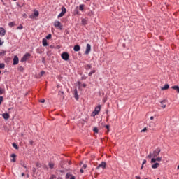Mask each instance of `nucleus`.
Returning a JSON list of instances; mask_svg holds the SVG:
<instances>
[{
  "label": "nucleus",
  "instance_id": "obj_1",
  "mask_svg": "<svg viewBox=\"0 0 179 179\" xmlns=\"http://www.w3.org/2000/svg\"><path fill=\"white\" fill-rule=\"evenodd\" d=\"M101 108V105H99L98 106H96L94 109V110L92 112V117H95V115H98L99 113L100 112Z\"/></svg>",
  "mask_w": 179,
  "mask_h": 179
},
{
  "label": "nucleus",
  "instance_id": "obj_2",
  "mask_svg": "<svg viewBox=\"0 0 179 179\" xmlns=\"http://www.w3.org/2000/svg\"><path fill=\"white\" fill-rule=\"evenodd\" d=\"M61 57H62V58L64 60H65V61H67V60H69V54H68L67 52H63V53L61 55Z\"/></svg>",
  "mask_w": 179,
  "mask_h": 179
},
{
  "label": "nucleus",
  "instance_id": "obj_3",
  "mask_svg": "<svg viewBox=\"0 0 179 179\" xmlns=\"http://www.w3.org/2000/svg\"><path fill=\"white\" fill-rule=\"evenodd\" d=\"M160 152L161 150L157 149V150H155L152 154V157H153V159L159 156V155L160 154Z\"/></svg>",
  "mask_w": 179,
  "mask_h": 179
},
{
  "label": "nucleus",
  "instance_id": "obj_4",
  "mask_svg": "<svg viewBox=\"0 0 179 179\" xmlns=\"http://www.w3.org/2000/svg\"><path fill=\"white\" fill-rule=\"evenodd\" d=\"M61 9H62V12L57 16L58 18L63 17L64 15V14L66 13V9L64 7H62Z\"/></svg>",
  "mask_w": 179,
  "mask_h": 179
},
{
  "label": "nucleus",
  "instance_id": "obj_5",
  "mask_svg": "<svg viewBox=\"0 0 179 179\" xmlns=\"http://www.w3.org/2000/svg\"><path fill=\"white\" fill-rule=\"evenodd\" d=\"M106 166V163L105 162H102L97 167L96 169L99 170L100 168L105 169Z\"/></svg>",
  "mask_w": 179,
  "mask_h": 179
},
{
  "label": "nucleus",
  "instance_id": "obj_6",
  "mask_svg": "<svg viewBox=\"0 0 179 179\" xmlns=\"http://www.w3.org/2000/svg\"><path fill=\"white\" fill-rule=\"evenodd\" d=\"M38 15H39L38 11V10H34V14H31L29 16V18L34 19L35 17H38Z\"/></svg>",
  "mask_w": 179,
  "mask_h": 179
},
{
  "label": "nucleus",
  "instance_id": "obj_7",
  "mask_svg": "<svg viewBox=\"0 0 179 179\" xmlns=\"http://www.w3.org/2000/svg\"><path fill=\"white\" fill-rule=\"evenodd\" d=\"M30 53H26L23 57L21 59V62H25L27 59H29V57H30Z\"/></svg>",
  "mask_w": 179,
  "mask_h": 179
},
{
  "label": "nucleus",
  "instance_id": "obj_8",
  "mask_svg": "<svg viewBox=\"0 0 179 179\" xmlns=\"http://www.w3.org/2000/svg\"><path fill=\"white\" fill-rule=\"evenodd\" d=\"M54 26H55V27L59 28L60 29H62V25L61 24V23H60L59 21H55V22H54Z\"/></svg>",
  "mask_w": 179,
  "mask_h": 179
},
{
  "label": "nucleus",
  "instance_id": "obj_9",
  "mask_svg": "<svg viewBox=\"0 0 179 179\" xmlns=\"http://www.w3.org/2000/svg\"><path fill=\"white\" fill-rule=\"evenodd\" d=\"M161 161H162V157H157L156 159L152 158L151 159V163L153 164V163H155L156 162H160Z\"/></svg>",
  "mask_w": 179,
  "mask_h": 179
},
{
  "label": "nucleus",
  "instance_id": "obj_10",
  "mask_svg": "<svg viewBox=\"0 0 179 179\" xmlns=\"http://www.w3.org/2000/svg\"><path fill=\"white\" fill-rule=\"evenodd\" d=\"M90 51H91V45H90V44H87V47H86V51H85V54L86 55H88L90 52Z\"/></svg>",
  "mask_w": 179,
  "mask_h": 179
},
{
  "label": "nucleus",
  "instance_id": "obj_11",
  "mask_svg": "<svg viewBox=\"0 0 179 179\" xmlns=\"http://www.w3.org/2000/svg\"><path fill=\"white\" fill-rule=\"evenodd\" d=\"M19 64V57H17V56H15L14 58H13V65H16Z\"/></svg>",
  "mask_w": 179,
  "mask_h": 179
},
{
  "label": "nucleus",
  "instance_id": "obj_12",
  "mask_svg": "<svg viewBox=\"0 0 179 179\" xmlns=\"http://www.w3.org/2000/svg\"><path fill=\"white\" fill-rule=\"evenodd\" d=\"M66 179H76V177L71 173H67L66 175Z\"/></svg>",
  "mask_w": 179,
  "mask_h": 179
},
{
  "label": "nucleus",
  "instance_id": "obj_13",
  "mask_svg": "<svg viewBox=\"0 0 179 179\" xmlns=\"http://www.w3.org/2000/svg\"><path fill=\"white\" fill-rule=\"evenodd\" d=\"M6 34V30L2 27H0V34L3 36Z\"/></svg>",
  "mask_w": 179,
  "mask_h": 179
},
{
  "label": "nucleus",
  "instance_id": "obj_14",
  "mask_svg": "<svg viewBox=\"0 0 179 179\" xmlns=\"http://www.w3.org/2000/svg\"><path fill=\"white\" fill-rule=\"evenodd\" d=\"M2 117H3V118L4 120H9L10 115H9L8 113H3V114L2 115Z\"/></svg>",
  "mask_w": 179,
  "mask_h": 179
},
{
  "label": "nucleus",
  "instance_id": "obj_15",
  "mask_svg": "<svg viewBox=\"0 0 179 179\" xmlns=\"http://www.w3.org/2000/svg\"><path fill=\"white\" fill-rule=\"evenodd\" d=\"M166 101H167L166 100H164V101L160 102L161 104H162V108H166Z\"/></svg>",
  "mask_w": 179,
  "mask_h": 179
},
{
  "label": "nucleus",
  "instance_id": "obj_16",
  "mask_svg": "<svg viewBox=\"0 0 179 179\" xmlns=\"http://www.w3.org/2000/svg\"><path fill=\"white\" fill-rule=\"evenodd\" d=\"M11 157L13 158L11 159V162H13V163L16 162V155L15 154H12Z\"/></svg>",
  "mask_w": 179,
  "mask_h": 179
},
{
  "label": "nucleus",
  "instance_id": "obj_17",
  "mask_svg": "<svg viewBox=\"0 0 179 179\" xmlns=\"http://www.w3.org/2000/svg\"><path fill=\"white\" fill-rule=\"evenodd\" d=\"M171 88H172L173 90H176V91H177V93L179 94V86H178V85L172 86Z\"/></svg>",
  "mask_w": 179,
  "mask_h": 179
},
{
  "label": "nucleus",
  "instance_id": "obj_18",
  "mask_svg": "<svg viewBox=\"0 0 179 179\" xmlns=\"http://www.w3.org/2000/svg\"><path fill=\"white\" fill-rule=\"evenodd\" d=\"M73 50L76 52H78L80 50V45H75L74 48H73Z\"/></svg>",
  "mask_w": 179,
  "mask_h": 179
},
{
  "label": "nucleus",
  "instance_id": "obj_19",
  "mask_svg": "<svg viewBox=\"0 0 179 179\" xmlns=\"http://www.w3.org/2000/svg\"><path fill=\"white\" fill-rule=\"evenodd\" d=\"M159 163L157 162V163H155V164L152 165V168L153 169H157L159 167Z\"/></svg>",
  "mask_w": 179,
  "mask_h": 179
},
{
  "label": "nucleus",
  "instance_id": "obj_20",
  "mask_svg": "<svg viewBox=\"0 0 179 179\" xmlns=\"http://www.w3.org/2000/svg\"><path fill=\"white\" fill-rule=\"evenodd\" d=\"M169 85L168 84H166L164 87H162V90H167L169 89Z\"/></svg>",
  "mask_w": 179,
  "mask_h": 179
},
{
  "label": "nucleus",
  "instance_id": "obj_21",
  "mask_svg": "<svg viewBox=\"0 0 179 179\" xmlns=\"http://www.w3.org/2000/svg\"><path fill=\"white\" fill-rule=\"evenodd\" d=\"M42 43L43 46H47L48 45L47 43V40L45 38L43 39Z\"/></svg>",
  "mask_w": 179,
  "mask_h": 179
},
{
  "label": "nucleus",
  "instance_id": "obj_22",
  "mask_svg": "<svg viewBox=\"0 0 179 179\" xmlns=\"http://www.w3.org/2000/svg\"><path fill=\"white\" fill-rule=\"evenodd\" d=\"M75 99L76 100H78V91L77 90H74Z\"/></svg>",
  "mask_w": 179,
  "mask_h": 179
},
{
  "label": "nucleus",
  "instance_id": "obj_23",
  "mask_svg": "<svg viewBox=\"0 0 179 179\" xmlns=\"http://www.w3.org/2000/svg\"><path fill=\"white\" fill-rule=\"evenodd\" d=\"M84 8H85V5H84V4H80V5L79 6V10H80V11H83V10H84Z\"/></svg>",
  "mask_w": 179,
  "mask_h": 179
},
{
  "label": "nucleus",
  "instance_id": "obj_24",
  "mask_svg": "<svg viewBox=\"0 0 179 179\" xmlns=\"http://www.w3.org/2000/svg\"><path fill=\"white\" fill-rule=\"evenodd\" d=\"M20 164L22 167H24V169H27V166H26V164L24 163V162L21 161Z\"/></svg>",
  "mask_w": 179,
  "mask_h": 179
},
{
  "label": "nucleus",
  "instance_id": "obj_25",
  "mask_svg": "<svg viewBox=\"0 0 179 179\" xmlns=\"http://www.w3.org/2000/svg\"><path fill=\"white\" fill-rule=\"evenodd\" d=\"M48 166H49L50 169H54V164L52 162H49Z\"/></svg>",
  "mask_w": 179,
  "mask_h": 179
},
{
  "label": "nucleus",
  "instance_id": "obj_26",
  "mask_svg": "<svg viewBox=\"0 0 179 179\" xmlns=\"http://www.w3.org/2000/svg\"><path fill=\"white\" fill-rule=\"evenodd\" d=\"M5 55H6V51L0 52V57H3Z\"/></svg>",
  "mask_w": 179,
  "mask_h": 179
},
{
  "label": "nucleus",
  "instance_id": "obj_27",
  "mask_svg": "<svg viewBox=\"0 0 179 179\" xmlns=\"http://www.w3.org/2000/svg\"><path fill=\"white\" fill-rule=\"evenodd\" d=\"M13 147L15 149V150H19V147L17 146V145L16 143H13Z\"/></svg>",
  "mask_w": 179,
  "mask_h": 179
},
{
  "label": "nucleus",
  "instance_id": "obj_28",
  "mask_svg": "<svg viewBox=\"0 0 179 179\" xmlns=\"http://www.w3.org/2000/svg\"><path fill=\"white\" fill-rule=\"evenodd\" d=\"M18 70L20 72H23V71H24V68H23V66H20L18 67Z\"/></svg>",
  "mask_w": 179,
  "mask_h": 179
},
{
  "label": "nucleus",
  "instance_id": "obj_29",
  "mask_svg": "<svg viewBox=\"0 0 179 179\" xmlns=\"http://www.w3.org/2000/svg\"><path fill=\"white\" fill-rule=\"evenodd\" d=\"M93 131H94L95 134H98V132H99L98 128L94 127V129H93Z\"/></svg>",
  "mask_w": 179,
  "mask_h": 179
},
{
  "label": "nucleus",
  "instance_id": "obj_30",
  "mask_svg": "<svg viewBox=\"0 0 179 179\" xmlns=\"http://www.w3.org/2000/svg\"><path fill=\"white\" fill-rule=\"evenodd\" d=\"M0 69H5V64L1 63L0 64Z\"/></svg>",
  "mask_w": 179,
  "mask_h": 179
},
{
  "label": "nucleus",
  "instance_id": "obj_31",
  "mask_svg": "<svg viewBox=\"0 0 179 179\" xmlns=\"http://www.w3.org/2000/svg\"><path fill=\"white\" fill-rule=\"evenodd\" d=\"M36 166L38 167V168H41V163L36 162Z\"/></svg>",
  "mask_w": 179,
  "mask_h": 179
},
{
  "label": "nucleus",
  "instance_id": "obj_32",
  "mask_svg": "<svg viewBox=\"0 0 179 179\" xmlns=\"http://www.w3.org/2000/svg\"><path fill=\"white\" fill-rule=\"evenodd\" d=\"M50 179H56V176L54 174H52L50 177Z\"/></svg>",
  "mask_w": 179,
  "mask_h": 179
},
{
  "label": "nucleus",
  "instance_id": "obj_33",
  "mask_svg": "<svg viewBox=\"0 0 179 179\" xmlns=\"http://www.w3.org/2000/svg\"><path fill=\"white\" fill-rule=\"evenodd\" d=\"M96 71L95 70H92L90 73H89V76H92V75H93V73H95Z\"/></svg>",
  "mask_w": 179,
  "mask_h": 179
},
{
  "label": "nucleus",
  "instance_id": "obj_34",
  "mask_svg": "<svg viewBox=\"0 0 179 179\" xmlns=\"http://www.w3.org/2000/svg\"><path fill=\"white\" fill-rule=\"evenodd\" d=\"M91 68H92V66L90 65V64H87V65L85 66L86 69H90Z\"/></svg>",
  "mask_w": 179,
  "mask_h": 179
},
{
  "label": "nucleus",
  "instance_id": "obj_35",
  "mask_svg": "<svg viewBox=\"0 0 179 179\" xmlns=\"http://www.w3.org/2000/svg\"><path fill=\"white\" fill-rule=\"evenodd\" d=\"M5 90L0 87V94H3Z\"/></svg>",
  "mask_w": 179,
  "mask_h": 179
},
{
  "label": "nucleus",
  "instance_id": "obj_36",
  "mask_svg": "<svg viewBox=\"0 0 179 179\" xmlns=\"http://www.w3.org/2000/svg\"><path fill=\"white\" fill-rule=\"evenodd\" d=\"M45 73V71H41L40 74H39V76L40 78H41V76H43V75Z\"/></svg>",
  "mask_w": 179,
  "mask_h": 179
},
{
  "label": "nucleus",
  "instance_id": "obj_37",
  "mask_svg": "<svg viewBox=\"0 0 179 179\" xmlns=\"http://www.w3.org/2000/svg\"><path fill=\"white\" fill-rule=\"evenodd\" d=\"M74 14L75 15H80V13H79V11L77 10V9H76L75 10H74Z\"/></svg>",
  "mask_w": 179,
  "mask_h": 179
},
{
  "label": "nucleus",
  "instance_id": "obj_38",
  "mask_svg": "<svg viewBox=\"0 0 179 179\" xmlns=\"http://www.w3.org/2000/svg\"><path fill=\"white\" fill-rule=\"evenodd\" d=\"M148 158H149V159L153 158V155H152V153H150V154L148 156Z\"/></svg>",
  "mask_w": 179,
  "mask_h": 179
},
{
  "label": "nucleus",
  "instance_id": "obj_39",
  "mask_svg": "<svg viewBox=\"0 0 179 179\" xmlns=\"http://www.w3.org/2000/svg\"><path fill=\"white\" fill-rule=\"evenodd\" d=\"M2 101H3V96H0V104L2 103Z\"/></svg>",
  "mask_w": 179,
  "mask_h": 179
},
{
  "label": "nucleus",
  "instance_id": "obj_40",
  "mask_svg": "<svg viewBox=\"0 0 179 179\" xmlns=\"http://www.w3.org/2000/svg\"><path fill=\"white\" fill-rule=\"evenodd\" d=\"M146 131H147V128L145 127L143 129H142V130L141 131V133H144V132H145Z\"/></svg>",
  "mask_w": 179,
  "mask_h": 179
},
{
  "label": "nucleus",
  "instance_id": "obj_41",
  "mask_svg": "<svg viewBox=\"0 0 179 179\" xmlns=\"http://www.w3.org/2000/svg\"><path fill=\"white\" fill-rule=\"evenodd\" d=\"M52 37V35L51 34H48L47 36H46V38L47 39H50Z\"/></svg>",
  "mask_w": 179,
  "mask_h": 179
},
{
  "label": "nucleus",
  "instance_id": "obj_42",
  "mask_svg": "<svg viewBox=\"0 0 179 179\" xmlns=\"http://www.w3.org/2000/svg\"><path fill=\"white\" fill-rule=\"evenodd\" d=\"M34 143V142L33 141V140H30V141H29V144H30L31 145H33Z\"/></svg>",
  "mask_w": 179,
  "mask_h": 179
},
{
  "label": "nucleus",
  "instance_id": "obj_43",
  "mask_svg": "<svg viewBox=\"0 0 179 179\" xmlns=\"http://www.w3.org/2000/svg\"><path fill=\"white\" fill-rule=\"evenodd\" d=\"M22 16H23V17H24V18H27V14H26V13H24V14L22 15Z\"/></svg>",
  "mask_w": 179,
  "mask_h": 179
},
{
  "label": "nucleus",
  "instance_id": "obj_44",
  "mask_svg": "<svg viewBox=\"0 0 179 179\" xmlns=\"http://www.w3.org/2000/svg\"><path fill=\"white\" fill-rule=\"evenodd\" d=\"M18 29H23V26L22 25H20L18 27H17Z\"/></svg>",
  "mask_w": 179,
  "mask_h": 179
},
{
  "label": "nucleus",
  "instance_id": "obj_45",
  "mask_svg": "<svg viewBox=\"0 0 179 179\" xmlns=\"http://www.w3.org/2000/svg\"><path fill=\"white\" fill-rule=\"evenodd\" d=\"M87 167V164H83V169H86Z\"/></svg>",
  "mask_w": 179,
  "mask_h": 179
},
{
  "label": "nucleus",
  "instance_id": "obj_46",
  "mask_svg": "<svg viewBox=\"0 0 179 179\" xmlns=\"http://www.w3.org/2000/svg\"><path fill=\"white\" fill-rule=\"evenodd\" d=\"M146 163H147L146 159H144L143 162V165L145 164Z\"/></svg>",
  "mask_w": 179,
  "mask_h": 179
},
{
  "label": "nucleus",
  "instance_id": "obj_47",
  "mask_svg": "<svg viewBox=\"0 0 179 179\" xmlns=\"http://www.w3.org/2000/svg\"><path fill=\"white\" fill-rule=\"evenodd\" d=\"M40 103H45V100L43 99H41L40 100Z\"/></svg>",
  "mask_w": 179,
  "mask_h": 179
},
{
  "label": "nucleus",
  "instance_id": "obj_48",
  "mask_svg": "<svg viewBox=\"0 0 179 179\" xmlns=\"http://www.w3.org/2000/svg\"><path fill=\"white\" fill-rule=\"evenodd\" d=\"M106 129H108L107 132L108 133L109 132V126L108 125H106Z\"/></svg>",
  "mask_w": 179,
  "mask_h": 179
},
{
  "label": "nucleus",
  "instance_id": "obj_49",
  "mask_svg": "<svg viewBox=\"0 0 179 179\" xmlns=\"http://www.w3.org/2000/svg\"><path fill=\"white\" fill-rule=\"evenodd\" d=\"M80 172L81 173H84V170H83V169H81L80 170Z\"/></svg>",
  "mask_w": 179,
  "mask_h": 179
},
{
  "label": "nucleus",
  "instance_id": "obj_50",
  "mask_svg": "<svg viewBox=\"0 0 179 179\" xmlns=\"http://www.w3.org/2000/svg\"><path fill=\"white\" fill-rule=\"evenodd\" d=\"M9 26H13V22L9 23Z\"/></svg>",
  "mask_w": 179,
  "mask_h": 179
},
{
  "label": "nucleus",
  "instance_id": "obj_51",
  "mask_svg": "<svg viewBox=\"0 0 179 179\" xmlns=\"http://www.w3.org/2000/svg\"><path fill=\"white\" fill-rule=\"evenodd\" d=\"M21 176H22V177H24V176H25L24 173H22Z\"/></svg>",
  "mask_w": 179,
  "mask_h": 179
},
{
  "label": "nucleus",
  "instance_id": "obj_52",
  "mask_svg": "<svg viewBox=\"0 0 179 179\" xmlns=\"http://www.w3.org/2000/svg\"><path fill=\"white\" fill-rule=\"evenodd\" d=\"M33 172L36 173V168H33Z\"/></svg>",
  "mask_w": 179,
  "mask_h": 179
},
{
  "label": "nucleus",
  "instance_id": "obj_53",
  "mask_svg": "<svg viewBox=\"0 0 179 179\" xmlns=\"http://www.w3.org/2000/svg\"><path fill=\"white\" fill-rule=\"evenodd\" d=\"M3 43V42H2V41L0 39V45H2Z\"/></svg>",
  "mask_w": 179,
  "mask_h": 179
},
{
  "label": "nucleus",
  "instance_id": "obj_54",
  "mask_svg": "<svg viewBox=\"0 0 179 179\" xmlns=\"http://www.w3.org/2000/svg\"><path fill=\"white\" fill-rule=\"evenodd\" d=\"M136 178L141 179L140 176H136Z\"/></svg>",
  "mask_w": 179,
  "mask_h": 179
},
{
  "label": "nucleus",
  "instance_id": "obj_55",
  "mask_svg": "<svg viewBox=\"0 0 179 179\" xmlns=\"http://www.w3.org/2000/svg\"><path fill=\"white\" fill-rule=\"evenodd\" d=\"M150 120H154V117L152 116V117H150Z\"/></svg>",
  "mask_w": 179,
  "mask_h": 179
},
{
  "label": "nucleus",
  "instance_id": "obj_56",
  "mask_svg": "<svg viewBox=\"0 0 179 179\" xmlns=\"http://www.w3.org/2000/svg\"><path fill=\"white\" fill-rule=\"evenodd\" d=\"M83 86L84 87H86L87 85H86V84H83Z\"/></svg>",
  "mask_w": 179,
  "mask_h": 179
},
{
  "label": "nucleus",
  "instance_id": "obj_57",
  "mask_svg": "<svg viewBox=\"0 0 179 179\" xmlns=\"http://www.w3.org/2000/svg\"><path fill=\"white\" fill-rule=\"evenodd\" d=\"M143 165H144V164H142V166H141V170H142L143 168Z\"/></svg>",
  "mask_w": 179,
  "mask_h": 179
},
{
  "label": "nucleus",
  "instance_id": "obj_58",
  "mask_svg": "<svg viewBox=\"0 0 179 179\" xmlns=\"http://www.w3.org/2000/svg\"><path fill=\"white\" fill-rule=\"evenodd\" d=\"M60 93H61L62 95H64V92H60Z\"/></svg>",
  "mask_w": 179,
  "mask_h": 179
},
{
  "label": "nucleus",
  "instance_id": "obj_59",
  "mask_svg": "<svg viewBox=\"0 0 179 179\" xmlns=\"http://www.w3.org/2000/svg\"><path fill=\"white\" fill-rule=\"evenodd\" d=\"M178 169L179 170V165H178Z\"/></svg>",
  "mask_w": 179,
  "mask_h": 179
},
{
  "label": "nucleus",
  "instance_id": "obj_60",
  "mask_svg": "<svg viewBox=\"0 0 179 179\" xmlns=\"http://www.w3.org/2000/svg\"><path fill=\"white\" fill-rule=\"evenodd\" d=\"M27 177H29V174H27Z\"/></svg>",
  "mask_w": 179,
  "mask_h": 179
},
{
  "label": "nucleus",
  "instance_id": "obj_61",
  "mask_svg": "<svg viewBox=\"0 0 179 179\" xmlns=\"http://www.w3.org/2000/svg\"><path fill=\"white\" fill-rule=\"evenodd\" d=\"M86 1H90V0H86Z\"/></svg>",
  "mask_w": 179,
  "mask_h": 179
},
{
  "label": "nucleus",
  "instance_id": "obj_62",
  "mask_svg": "<svg viewBox=\"0 0 179 179\" xmlns=\"http://www.w3.org/2000/svg\"><path fill=\"white\" fill-rule=\"evenodd\" d=\"M145 179H148V178H145Z\"/></svg>",
  "mask_w": 179,
  "mask_h": 179
},
{
  "label": "nucleus",
  "instance_id": "obj_63",
  "mask_svg": "<svg viewBox=\"0 0 179 179\" xmlns=\"http://www.w3.org/2000/svg\"><path fill=\"white\" fill-rule=\"evenodd\" d=\"M157 179H159V178H157Z\"/></svg>",
  "mask_w": 179,
  "mask_h": 179
},
{
  "label": "nucleus",
  "instance_id": "obj_64",
  "mask_svg": "<svg viewBox=\"0 0 179 179\" xmlns=\"http://www.w3.org/2000/svg\"><path fill=\"white\" fill-rule=\"evenodd\" d=\"M0 73H1V71H0Z\"/></svg>",
  "mask_w": 179,
  "mask_h": 179
}]
</instances>
